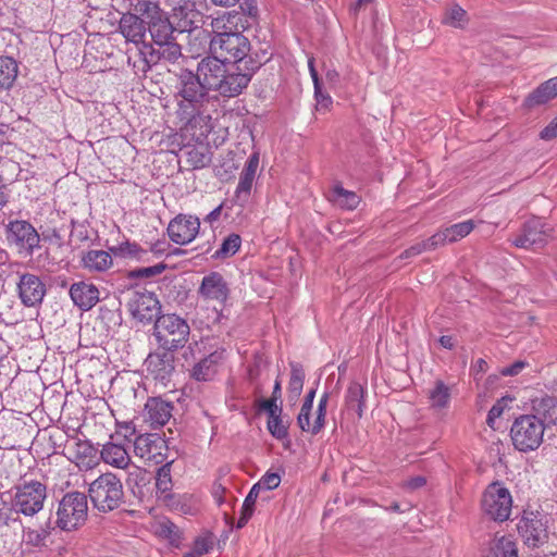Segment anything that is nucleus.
Instances as JSON below:
<instances>
[{
    "mask_svg": "<svg viewBox=\"0 0 557 557\" xmlns=\"http://www.w3.org/2000/svg\"><path fill=\"white\" fill-rule=\"evenodd\" d=\"M240 20V14L230 12L223 17L212 21L214 36L211 37L206 30H198L196 40L199 39L209 44L211 54H216L226 63L250 64L251 62H262L257 53L251 52L249 39L239 32H233Z\"/></svg>",
    "mask_w": 557,
    "mask_h": 557,
    "instance_id": "obj_1",
    "label": "nucleus"
},
{
    "mask_svg": "<svg viewBox=\"0 0 557 557\" xmlns=\"http://www.w3.org/2000/svg\"><path fill=\"white\" fill-rule=\"evenodd\" d=\"M190 326L185 319L175 313L158 317L153 324V337L159 349L176 351L188 342Z\"/></svg>",
    "mask_w": 557,
    "mask_h": 557,
    "instance_id": "obj_2",
    "label": "nucleus"
},
{
    "mask_svg": "<svg viewBox=\"0 0 557 557\" xmlns=\"http://www.w3.org/2000/svg\"><path fill=\"white\" fill-rule=\"evenodd\" d=\"M545 430V421L537 414L516 418L510 429L513 447L521 453L536 450L543 443Z\"/></svg>",
    "mask_w": 557,
    "mask_h": 557,
    "instance_id": "obj_3",
    "label": "nucleus"
},
{
    "mask_svg": "<svg viewBox=\"0 0 557 557\" xmlns=\"http://www.w3.org/2000/svg\"><path fill=\"white\" fill-rule=\"evenodd\" d=\"M88 495L95 508L109 512L123 503V484L117 475L106 472L89 484Z\"/></svg>",
    "mask_w": 557,
    "mask_h": 557,
    "instance_id": "obj_4",
    "label": "nucleus"
},
{
    "mask_svg": "<svg viewBox=\"0 0 557 557\" xmlns=\"http://www.w3.org/2000/svg\"><path fill=\"white\" fill-rule=\"evenodd\" d=\"M47 499V486L37 480L23 482L11 491L10 506L15 513L34 517L42 510Z\"/></svg>",
    "mask_w": 557,
    "mask_h": 557,
    "instance_id": "obj_5",
    "label": "nucleus"
},
{
    "mask_svg": "<svg viewBox=\"0 0 557 557\" xmlns=\"http://www.w3.org/2000/svg\"><path fill=\"white\" fill-rule=\"evenodd\" d=\"M134 11L147 20V32L154 45L166 42L174 37L177 30L176 25L170 22L166 13L161 10L159 4L151 0H138L134 4Z\"/></svg>",
    "mask_w": 557,
    "mask_h": 557,
    "instance_id": "obj_6",
    "label": "nucleus"
},
{
    "mask_svg": "<svg viewBox=\"0 0 557 557\" xmlns=\"http://www.w3.org/2000/svg\"><path fill=\"white\" fill-rule=\"evenodd\" d=\"M87 513V496L81 492L66 493L59 502L55 524L63 531L76 530L85 523Z\"/></svg>",
    "mask_w": 557,
    "mask_h": 557,
    "instance_id": "obj_7",
    "label": "nucleus"
},
{
    "mask_svg": "<svg viewBox=\"0 0 557 557\" xmlns=\"http://www.w3.org/2000/svg\"><path fill=\"white\" fill-rule=\"evenodd\" d=\"M154 46L156 48L151 45H144L138 49V60L133 61V57L128 54L127 62L133 65L136 74H146L152 65L161 60L174 62L182 55L181 46L175 41V37Z\"/></svg>",
    "mask_w": 557,
    "mask_h": 557,
    "instance_id": "obj_8",
    "label": "nucleus"
},
{
    "mask_svg": "<svg viewBox=\"0 0 557 557\" xmlns=\"http://www.w3.org/2000/svg\"><path fill=\"white\" fill-rule=\"evenodd\" d=\"M177 108L206 107L209 101V88L197 73L183 69L177 74L176 83Z\"/></svg>",
    "mask_w": 557,
    "mask_h": 557,
    "instance_id": "obj_9",
    "label": "nucleus"
},
{
    "mask_svg": "<svg viewBox=\"0 0 557 557\" xmlns=\"http://www.w3.org/2000/svg\"><path fill=\"white\" fill-rule=\"evenodd\" d=\"M125 298L133 319L144 325L154 323L161 315V305L152 292L139 287L128 288Z\"/></svg>",
    "mask_w": 557,
    "mask_h": 557,
    "instance_id": "obj_10",
    "label": "nucleus"
},
{
    "mask_svg": "<svg viewBox=\"0 0 557 557\" xmlns=\"http://www.w3.org/2000/svg\"><path fill=\"white\" fill-rule=\"evenodd\" d=\"M4 235L8 245L25 257L32 256L39 247V234L28 221H10L5 225Z\"/></svg>",
    "mask_w": 557,
    "mask_h": 557,
    "instance_id": "obj_11",
    "label": "nucleus"
},
{
    "mask_svg": "<svg viewBox=\"0 0 557 557\" xmlns=\"http://www.w3.org/2000/svg\"><path fill=\"white\" fill-rule=\"evenodd\" d=\"M261 65L262 62H251L250 64L227 63L226 72L223 75V82L218 92L228 98L240 95Z\"/></svg>",
    "mask_w": 557,
    "mask_h": 557,
    "instance_id": "obj_12",
    "label": "nucleus"
},
{
    "mask_svg": "<svg viewBox=\"0 0 557 557\" xmlns=\"http://www.w3.org/2000/svg\"><path fill=\"white\" fill-rule=\"evenodd\" d=\"M483 511L495 521L509 519L512 509V497L500 482L491 483L482 497Z\"/></svg>",
    "mask_w": 557,
    "mask_h": 557,
    "instance_id": "obj_13",
    "label": "nucleus"
},
{
    "mask_svg": "<svg viewBox=\"0 0 557 557\" xmlns=\"http://www.w3.org/2000/svg\"><path fill=\"white\" fill-rule=\"evenodd\" d=\"M314 397L315 389L312 388L306 394L300 411L297 416V424L300 430L311 435H317L323 430L329 403V394L324 393L319 399L313 422H308V413L312 412Z\"/></svg>",
    "mask_w": 557,
    "mask_h": 557,
    "instance_id": "obj_14",
    "label": "nucleus"
},
{
    "mask_svg": "<svg viewBox=\"0 0 557 557\" xmlns=\"http://www.w3.org/2000/svg\"><path fill=\"white\" fill-rule=\"evenodd\" d=\"M168 445L157 433L139 434L134 440V455L148 465H162L165 461Z\"/></svg>",
    "mask_w": 557,
    "mask_h": 557,
    "instance_id": "obj_15",
    "label": "nucleus"
},
{
    "mask_svg": "<svg viewBox=\"0 0 557 557\" xmlns=\"http://www.w3.org/2000/svg\"><path fill=\"white\" fill-rule=\"evenodd\" d=\"M171 8L172 17L180 33H193L195 37L200 29L202 23V14L196 9L194 0H166Z\"/></svg>",
    "mask_w": 557,
    "mask_h": 557,
    "instance_id": "obj_16",
    "label": "nucleus"
},
{
    "mask_svg": "<svg viewBox=\"0 0 557 557\" xmlns=\"http://www.w3.org/2000/svg\"><path fill=\"white\" fill-rule=\"evenodd\" d=\"M206 107L177 108L176 116L182 129L191 133L194 137H207L212 131L211 116L205 110Z\"/></svg>",
    "mask_w": 557,
    "mask_h": 557,
    "instance_id": "obj_17",
    "label": "nucleus"
},
{
    "mask_svg": "<svg viewBox=\"0 0 557 557\" xmlns=\"http://www.w3.org/2000/svg\"><path fill=\"white\" fill-rule=\"evenodd\" d=\"M550 231L542 219L532 218L524 223L522 234L518 235L512 244L524 249L541 248L547 243Z\"/></svg>",
    "mask_w": 557,
    "mask_h": 557,
    "instance_id": "obj_18",
    "label": "nucleus"
},
{
    "mask_svg": "<svg viewBox=\"0 0 557 557\" xmlns=\"http://www.w3.org/2000/svg\"><path fill=\"white\" fill-rule=\"evenodd\" d=\"M517 528L528 546L537 547L547 540V529L540 512L525 511Z\"/></svg>",
    "mask_w": 557,
    "mask_h": 557,
    "instance_id": "obj_19",
    "label": "nucleus"
},
{
    "mask_svg": "<svg viewBox=\"0 0 557 557\" xmlns=\"http://www.w3.org/2000/svg\"><path fill=\"white\" fill-rule=\"evenodd\" d=\"M200 221L190 214H178L172 219L166 232L170 239L177 245L191 243L199 233Z\"/></svg>",
    "mask_w": 557,
    "mask_h": 557,
    "instance_id": "obj_20",
    "label": "nucleus"
},
{
    "mask_svg": "<svg viewBox=\"0 0 557 557\" xmlns=\"http://www.w3.org/2000/svg\"><path fill=\"white\" fill-rule=\"evenodd\" d=\"M119 32L127 42L136 46V55L138 57V49L147 45L145 42L147 36V20L136 11L135 13H124L119 22Z\"/></svg>",
    "mask_w": 557,
    "mask_h": 557,
    "instance_id": "obj_21",
    "label": "nucleus"
},
{
    "mask_svg": "<svg viewBox=\"0 0 557 557\" xmlns=\"http://www.w3.org/2000/svg\"><path fill=\"white\" fill-rule=\"evenodd\" d=\"M227 63L216 54L208 55L198 63L197 74L210 89L219 91Z\"/></svg>",
    "mask_w": 557,
    "mask_h": 557,
    "instance_id": "obj_22",
    "label": "nucleus"
},
{
    "mask_svg": "<svg viewBox=\"0 0 557 557\" xmlns=\"http://www.w3.org/2000/svg\"><path fill=\"white\" fill-rule=\"evenodd\" d=\"M174 351L159 349L150 352L145 360L149 374L161 382L168 380L174 371Z\"/></svg>",
    "mask_w": 557,
    "mask_h": 557,
    "instance_id": "obj_23",
    "label": "nucleus"
},
{
    "mask_svg": "<svg viewBox=\"0 0 557 557\" xmlns=\"http://www.w3.org/2000/svg\"><path fill=\"white\" fill-rule=\"evenodd\" d=\"M258 166L259 153L253 152L249 156L247 162L245 163L234 195L235 202L240 207H244L249 199Z\"/></svg>",
    "mask_w": 557,
    "mask_h": 557,
    "instance_id": "obj_24",
    "label": "nucleus"
},
{
    "mask_svg": "<svg viewBox=\"0 0 557 557\" xmlns=\"http://www.w3.org/2000/svg\"><path fill=\"white\" fill-rule=\"evenodd\" d=\"M70 450V460L81 470H91L99 463V450L87 440H77Z\"/></svg>",
    "mask_w": 557,
    "mask_h": 557,
    "instance_id": "obj_25",
    "label": "nucleus"
},
{
    "mask_svg": "<svg viewBox=\"0 0 557 557\" xmlns=\"http://www.w3.org/2000/svg\"><path fill=\"white\" fill-rule=\"evenodd\" d=\"M73 302L82 310H89L100 299L99 289L88 281H78L70 288Z\"/></svg>",
    "mask_w": 557,
    "mask_h": 557,
    "instance_id": "obj_26",
    "label": "nucleus"
},
{
    "mask_svg": "<svg viewBox=\"0 0 557 557\" xmlns=\"http://www.w3.org/2000/svg\"><path fill=\"white\" fill-rule=\"evenodd\" d=\"M99 458L106 463L116 469L125 470L132 463L131 455L124 445L112 441L102 445L99 450Z\"/></svg>",
    "mask_w": 557,
    "mask_h": 557,
    "instance_id": "obj_27",
    "label": "nucleus"
},
{
    "mask_svg": "<svg viewBox=\"0 0 557 557\" xmlns=\"http://www.w3.org/2000/svg\"><path fill=\"white\" fill-rule=\"evenodd\" d=\"M172 405L161 398L148 399L145 411L146 419L152 426H163L172 416Z\"/></svg>",
    "mask_w": 557,
    "mask_h": 557,
    "instance_id": "obj_28",
    "label": "nucleus"
},
{
    "mask_svg": "<svg viewBox=\"0 0 557 557\" xmlns=\"http://www.w3.org/2000/svg\"><path fill=\"white\" fill-rule=\"evenodd\" d=\"M53 530L49 521L36 529L23 528L22 541L27 547L41 550L48 546Z\"/></svg>",
    "mask_w": 557,
    "mask_h": 557,
    "instance_id": "obj_29",
    "label": "nucleus"
},
{
    "mask_svg": "<svg viewBox=\"0 0 557 557\" xmlns=\"http://www.w3.org/2000/svg\"><path fill=\"white\" fill-rule=\"evenodd\" d=\"M17 290L22 302L27 307L40 304L46 295L42 281H18Z\"/></svg>",
    "mask_w": 557,
    "mask_h": 557,
    "instance_id": "obj_30",
    "label": "nucleus"
},
{
    "mask_svg": "<svg viewBox=\"0 0 557 557\" xmlns=\"http://www.w3.org/2000/svg\"><path fill=\"white\" fill-rule=\"evenodd\" d=\"M222 354L214 351L197 362L191 371V376L197 381H210L218 373Z\"/></svg>",
    "mask_w": 557,
    "mask_h": 557,
    "instance_id": "obj_31",
    "label": "nucleus"
},
{
    "mask_svg": "<svg viewBox=\"0 0 557 557\" xmlns=\"http://www.w3.org/2000/svg\"><path fill=\"white\" fill-rule=\"evenodd\" d=\"M557 97V83L555 78L542 83L524 100L528 108H534L547 103L550 99Z\"/></svg>",
    "mask_w": 557,
    "mask_h": 557,
    "instance_id": "obj_32",
    "label": "nucleus"
},
{
    "mask_svg": "<svg viewBox=\"0 0 557 557\" xmlns=\"http://www.w3.org/2000/svg\"><path fill=\"white\" fill-rule=\"evenodd\" d=\"M153 533L166 540L172 546L178 547L182 541V532L177 525L166 518L156 521L152 525Z\"/></svg>",
    "mask_w": 557,
    "mask_h": 557,
    "instance_id": "obj_33",
    "label": "nucleus"
},
{
    "mask_svg": "<svg viewBox=\"0 0 557 557\" xmlns=\"http://www.w3.org/2000/svg\"><path fill=\"white\" fill-rule=\"evenodd\" d=\"M17 62L7 55H0V91L11 89L17 78Z\"/></svg>",
    "mask_w": 557,
    "mask_h": 557,
    "instance_id": "obj_34",
    "label": "nucleus"
},
{
    "mask_svg": "<svg viewBox=\"0 0 557 557\" xmlns=\"http://www.w3.org/2000/svg\"><path fill=\"white\" fill-rule=\"evenodd\" d=\"M363 386L357 382L349 384L345 395V407L347 410L355 411L359 418L362 417L364 408Z\"/></svg>",
    "mask_w": 557,
    "mask_h": 557,
    "instance_id": "obj_35",
    "label": "nucleus"
},
{
    "mask_svg": "<svg viewBox=\"0 0 557 557\" xmlns=\"http://www.w3.org/2000/svg\"><path fill=\"white\" fill-rule=\"evenodd\" d=\"M330 200L343 209L354 210L360 203L361 198L355 191L347 190L337 184L331 190Z\"/></svg>",
    "mask_w": 557,
    "mask_h": 557,
    "instance_id": "obj_36",
    "label": "nucleus"
},
{
    "mask_svg": "<svg viewBox=\"0 0 557 557\" xmlns=\"http://www.w3.org/2000/svg\"><path fill=\"white\" fill-rule=\"evenodd\" d=\"M85 268L90 271L103 272L111 268L113 260L110 252L104 250H89L84 257Z\"/></svg>",
    "mask_w": 557,
    "mask_h": 557,
    "instance_id": "obj_37",
    "label": "nucleus"
},
{
    "mask_svg": "<svg viewBox=\"0 0 557 557\" xmlns=\"http://www.w3.org/2000/svg\"><path fill=\"white\" fill-rule=\"evenodd\" d=\"M185 153L186 161L193 169H203L211 163V151L207 145L187 147Z\"/></svg>",
    "mask_w": 557,
    "mask_h": 557,
    "instance_id": "obj_38",
    "label": "nucleus"
},
{
    "mask_svg": "<svg viewBox=\"0 0 557 557\" xmlns=\"http://www.w3.org/2000/svg\"><path fill=\"white\" fill-rule=\"evenodd\" d=\"M165 498H168L166 505L181 513L194 515L198 510V499L194 495L173 494L166 495Z\"/></svg>",
    "mask_w": 557,
    "mask_h": 557,
    "instance_id": "obj_39",
    "label": "nucleus"
},
{
    "mask_svg": "<svg viewBox=\"0 0 557 557\" xmlns=\"http://www.w3.org/2000/svg\"><path fill=\"white\" fill-rule=\"evenodd\" d=\"M200 294L209 300L224 302L228 296V287L224 281H201Z\"/></svg>",
    "mask_w": 557,
    "mask_h": 557,
    "instance_id": "obj_40",
    "label": "nucleus"
},
{
    "mask_svg": "<svg viewBox=\"0 0 557 557\" xmlns=\"http://www.w3.org/2000/svg\"><path fill=\"white\" fill-rule=\"evenodd\" d=\"M430 405L434 409H444L450 401V388L443 382L436 381L434 387L429 391Z\"/></svg>",
    "mask_w": 557,
    "mask_h": 557,
    "instance_id": "obj_41",
    "label": "nucleus"
},
{
    "mask_svg": "<svg viewBox=\"0 0 557 557\" xmlns=\"http://www.w3.org/2000/svg\"><path fill=\"white\" fill-rule=\"evenodd\" d=\"M490 557H518L517 546L510 536H502L491 546Z\"/></svg>",
    "mask_w": 557,
    "mask_h": 557,
    "instance_id": "obj_42",
    "label": "nucleus"
},
{
    "mask_svg": "<svg viewBox=\"0 0 557 557\" xmlns=\"http://www.w3.org/2000/svg\"><path fill=\"white\" fill-rule=\"evenodd\" d=\"M304 382H305V371H304L302 367L297 362H292L290 363V377H289V382H288V392L293 397L297 398L301 394L302 387H304Z\"/></svg>",
    "mask_w": 557,
    "mask_h": 557,
    "instance_id": "obj_43",
    "label": "nucleus"
},
{
    "mask_svg": "<svg viewBox=\"0 0 557 557\" xmlns=\"http://www.w3.org/2000/svg\"><path fill=\"white\" fill-rule=\"evenodd\" d=\"M443 23L455 28H462L468 23L467 12L460 5L453 4L446 10Z\"/></svg>",
    "mask_w": 557,
    "mask_h": 557,
    "instance_id": "obj_44",
    "label": "nucleus"
},
{
    "mask_svg": "<svg viewBox=\"0 0 557 557\" xmlns=\"http://www.w3.org/2000/svg\"><path fill=\"white\" fill-rule=\"evenodd\" d=\"M475 223L472 220L463 221L445 227L449 244L458 242L468 236L474 228Z\"/></svg>",
    "mask_w": 557,
    "mask_h": 557,
    "instance_id": "obj_45",
    "label": "nucleus"
},
{
    "mask_svg": "<svg viewBox=\"0 0 557 557\" xmlns=\"http://www.w3.org/2000/svg\"><path fill=\"white\" fill-rule=\"evenodd\" d=\"M110 251L115 257L122 258H137L140 259L143 255H146L147 251L141 249L140 246L136 243L124 242L116 247L110 248Z\"/></svg>",
    "mask_w": 557,
    "mask_h": 557,
    "instance_id": "obj_46",
    "label": "nucleus"
},
{
    "mask_svg": "<svg viewBox=\"0 0 557 557\" xmlns=\"http://www.w3.org/2000/svg\"><path fill=\"white\" fill-rule=\"evenodd\" d=\"M240 243H242V239H240L239 235L231 234L223 240L220 249L216 250L215 255L218 257H223V258L233 256L238 251V249L240 247Z\"/></svg>",
    "mask_w": 557,
    "mask_h": 557,
    "instance_id": "obj_47",
    "label": "nucleus"
},
{
    "mask_svg": "<svg viewBox=\"0 0 557 557\" xmlns=\"http://www.w3.org/2000/svg\"><path fill=\"white\" fill-rule=\"evenodd\" d=\"M170 466L171 462H166L157 472L156 487L162 493L170 491L172 485Z\"/></svg>",
    "mask_w": 557,
    "mask_h": 557,
    "instance_id": "obj_48",
    "label": "nucleus"
},
{
    "mask_svg": "<svg viewBox=\"0 0 557 557\" xmlns=\"http://www.w3.org/2000/svg\"><path fill=\"white\" fill-rule=\"evenodd\" d=\"M513 400L511 397H503L496 401V404L493 405V407L490 409L486 418V423L494 428L495 420L498 419L505 408Z\"/></svg>",
    "mask_w": 557,
    "mask_h": 557,
    "instance_id": "obj_49",
    "label": "nucleus"
},
{
    "mask_svg": "<svg viewBox=\"0 0 557 557\" xmlns=\"http://www.w3.org/2000/svg\"><path fill=\"white\" fill-rule=\"evenodd\" d=\"M267 426L271 435L277 440H283L288 435L287 426L283 423L281 416L269 418Z\"/></svg>",
    "mask_w": 557,
    "mask_h": 557,
    "instance_id": "obj_50",
    "label": "nucleus"
},
{
    "mask_svg": "<svg viewBox=\"0 0 557 557\" xmlns=\"http://www.w3.org/2000/svg\"><path fill=\"white\" fill-rule=\"evenodd\" d=\"M165 269L163 263H158L152 267H144L129 272L128 278H148L150 276L160 274Z\"/></svg>",
    "mask_w": 557,
    "mask_h": 557,
    "instance_id": "obj_51",
    "label": "nucleus"
},
{
    "mask_svg": "<svg viewBox=\"0 0 557 557\" xmlns=\"http://www.w3.org/2000/svg\"><path fill=\"white\" fill-rule=\"evenodd\" d=\"M281 483V476L274 472H267L259 482L256 483L257 487L261 491H271L276 488Z\"/></svg>",
    "mask_w": 557,
    "mask_h": 557,
    "instance_id": "obj_52",
    "label": "nucleus"
},
{
    "mask_svg": "<svg viewBox=\"0 0 557 557\" xmlns=\"http://www.w3.org/2000/svg\"><path fill=\"white\" fill-rule=\"evenodd\" d=\"M423 243L425 245L426 251L435 250L436 248H438L441 246L449 244L444 228L440 230L437 233H435L428 239L423 240Z\"/></svg>",
    "mask_w": 557,
    "mask_h": 557,
    "instance_id": "obj_53",
    "label": "nucleus"
},
{
    "mask_svg": "<svg viewBox=\"0 0 557 557\" xmlns=\"http://www.w3.org/2000/svg\"><path fill=\"white\" fill-rule=\"evenodd\" d=\"M314 99L317 101V111H327L333 103L332 97L322 90V85L314 89Z\"/></svg>",
    "mask_w": 557,
    "mask_h": 557,
    "instance_id": "obj_54",
    "label": "nucleus"
},
{
    "mask_svg": "<svg viewBox=\"0 0 557 557\" xmlns=\"http://www.w3.org/2000/svg\"><path fill=\"white\" fill-rule=\"evenodd\" d=\"M258 407L267 411L269 418L281 416L282 408L277 405V400L273 398L258 400Z\"/></svg>",
    "mask_w": 557,
    "mask_h": 557,
    "instance_id": "obj_55",
    "label": "nucleus"
},
{
    "mask_svg": "<svg viewBox=\"0 0 557 557\" xmlns=\"http://www.w3.org/2000/svg\"><path fill=\"white\" fill-rule=\"evenodd\" d=\"M529 363L523 360H517L510 366H506L499 369V374L503 376H516L520 374Z\"/></svg>",
    "mask_w": 557,
    "mask_h": 557,
    "instance_id": "obj_56",
    "label": "nucleus"
},
{
    "mask_svg": "<svg viewBox=\"0 0 557 557\" xmlns=\"http://www.w3.org/2000/svg\"><path fill=\"white\" fill-rule=\"evenodd\" d=\"M260 491L261 490L259 487H257V485L255 484L244 500L242 509L247 511L248 516H252V513H253L255 504H256V500L258 498Z\"/></svg>",
    "mask_w": 557,
    "mask_h": 557,
    "instance_id": "obj_57",
    "label": "nucleus"
},
{
    "mask_svg": "<svg viewBox=\"0 0 557 557\" xmlns=\"http://www.w3.org/2000/svg\"><path fill=\"white\" fill-rule=\"evenodd\" d=\"M115 433L129 440L136 433V426L133 421L116 422Z\"/></svg>",
    "mask_w": 557,
    "mask_h": 557,
    "instance_id": "obj_58",
    "label": "nucleus"
},
{
    "mask_svg": "<svg viewBox=\"0 0 557 557\" xmlns=\"http://www.w3.org/2000/svg\"><path fill=\"white\" fill-rule=\"evenodd\" d=\"M540 137L543 140H552L557 137V117L541 131Z\"/></svg>",
    "mask_w": 557,
    "mask_h": 557,
    "instance_id": "obj_59",
    "label": "nucleus"
},
{
    "mask_svg": "<svg viewBox=\"0 0 557 557\" xmlns=\"http://www.w3.org/2000/svg\"><path fill=\"white\" fill-rule=\"evenodd\" d=\"M424 251H426V249H425V245L422 240V242L416 243L412 246H410L408 249H406L400 255V257L407 259V258L416 257Z\"/></svg>",
    "mask_w": 557,
    "mask_h": 557,
    "instance_id": "obj_60",
    "label": "nucleus"
},
{
    "mask_svg": "<svg viewBox=\"0 0 557 557\" xmlns=\"http://www.w3.org/2000/svg\"><path fill=\"white\" fill-rule=\"evenodd\" d=\"M170 244L165 239H159L150 247V251L156 256L169 255Z\"/></svg>",
    "mask_w": 557,
    "mask_h": 557,
    "instance_id": "obj_61",
    "label": "nucleus"
},
{
    "mask_svg": "<svg viewBox=\"0 0 557 557\" xmlns=\"http://www.w3.org/2000/svg\"><path fill=\"white\" fill-rule=\"evenodd\" d=\"M209 549L210 544L206 539H197L190 553L196 554V557H201L203 554L208 553Z\"/></svg>",
    "mask_w": 557,
    "mask_h": 557,
    "instance_id": "obj_62",
    "label": "nucleus"
},
{
    "mask_svg": "<svg viewBox=\"0 0 557 557\" xmlns=\"http://www.w3.org/2000/svg\"><path fill=\"white\" fill-rule=\"evenodd\" d=\"M425 483H426L425 478L418 475V476L407 480L404 483V487H406L410 491H413V490H418V488L422 487L423 485H425Z\"/></svg>",
    "mask_w": 557,
    "mask_h": 557,
    "instance_id": "obj_63",
    "label": "nucleus"
},
{
    "mask_svg": "<svg viewBox=\"0 0 557 557\" xmlns=\"http://www.w3.org/2000/svg\"><path fill=\"white\" fill-rule=\"evenodd\" d=\"M308 69H309V73H310V76L312 78V82H313V87L314 89H318L319 85H322L321 83V79L319 77V74H318V71L314 66V59L313 58H310L308 60Z\"/></svg>",
    "mask_w": 557,
    "mask_h": 557,
    "instance_id": "obj_64",
    "label": "nucleus"
}]
</instances>
